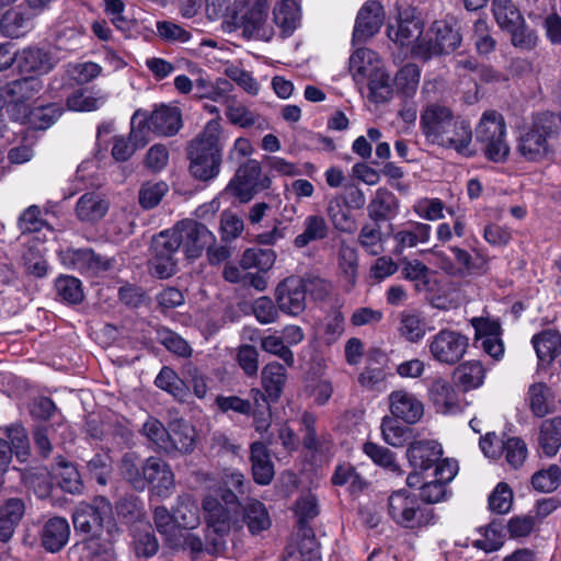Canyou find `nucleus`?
Listing matches in <instances>:
<instances>
[{
  "instance_id": "69168bd1",
  "label": "nucleus",
  "mask_w": 561,
  "mask_h": 561,
  "mask_svg": "<svg viewBox=\"0 0 561 561\" xmlns=\"http://www.w3.org/2000/svg\"><path fill=\"white\" fill-rule=\"evenodd\" d=\"M363 450L376 465L389 471L400 473V467L396 461L394 454L388 448L367 442L364 444Z\"/></svg>"
},
{
  "instance_id": "8fccbe9b",
  "label": "nucleus",
  "mask_w": 561,
  "mask_h": 561,
  "mask_svg": "<svg viewBox=\"0 0 561 561\" xmlns=\"http://www.w3.org/2000/svg\"><path fill=\"white\" fill-rule=\"evenodd\" d=\"M399 333L401 336H403L407 341L412 343H417L421 341L425 334V322L421 318V316L416 312H410V311H402L399 314Z\"/></svg>"
},
{
  "instance_id": "cd10ccee",
  "label": "nucleus",
  "mask_w": 561,
  "mask_h": 561,
  "mask_svg": "<svg viewBox=\"0 0 561 561\" xmlns=\"http://www.w3.org/2000/svg\"><path fill=\"white\" fill-rule=\"evenodd\" d=\"M250 461L253 480L261 485L272 482L275 470L266 445L262 442H254L250 446Z\"/></svg>"
},
{
  "instance_id": "c03bdc74",
  "label": "nucleus",
  "mask_w": 561,
  "mask_h": 561,
  "mask_svg": "<svg viewBox=\"0 0 561 561\" xmlns=\"http://www.w3.org/2000/svg\"><path fill=\"white\" fill-rule=\"evenodd\" d=\"M539 445L549 457L558 453L561 447V416L552 417L541 423Z\"/></svg>"
},
{
  "instance_id": "b1692460",
  "label": "nucleus",
  "mask_w": 561,
  "mask_h": 561,
  "mask_svg": "<svg viewBox=\"0 0 561 561\" xmlns=\"http://www.w3.org/2000/svg\"><path fill=\"white\" fill-rule=\"evenodd\" d=\"M203 508L208 527L219 536L228 535L233 526L237 528L241 527L238 525V522L232 518L230 510L222 505L216 497H205Z\"/></svg>"
},
{
  "instance_id": "9b49d317",
  "label": "nucleus",
  "mask_w": 561,
  "mask_h": 561,
  "mask_svg": "<svg viewBox=\"0 0 561 561\" xmlns=\"http://www.w3.org/2000/svg\"><path fill=\"white\" fill-rule=\"evenodd\" d=\"M270 184L268 178H262L261 163L249 159L238 168L228 188L233 190L241 202H249L256 192L270 187Z\"/></svg>"
},
{
  "instance_id": "603ef678",
  "label": "nucleus",
  "mask_w": 561,
  "mask_h": 561,
  "mask_svg": "<svg viewBox=\"0 0 561 561\" xmlns=\"http://www.w3.org/2000/svg\"><path fill=\"white\" fill-rule=\"evenodd\" d=\"M21 478L24 484L33 490L37 497L45 499L49 496L51 492V481L47 469L36 468L24 470Z\"/></svg>"
},
{
  "instance_id": "39448f33",
  "label": "nucleus",
  "mask_w": 561,
  "mask_h": 561,
  "mask_svg": "<svg viewBox=\"0 0 561 561\" xmlns=\"http://www.w3.org/2000/svg\"><path fill=\"white\" fill-rule=\"evenodd\" d=\"M388 513L397 525L409 529L426 526L435 518L433 510L407 490L392 492L388 499Z\"/></svg>"
},
{
  "instance_id": "412c9836",
  "label": "nucleus",
  "mask_w": 561,
  "mask_h": 561,
  "mask_svg": "<svg viewBox=\"0 0 561 561\" xmlns=\"http://www.w3.org/2000/svg\"><path fill=\"white\" fill-rule=\"evenodd\" d=\"M70 525L65 517H49L41 527L39 540L42 547L51 553L59 552L69 541Z\"/></svg>"
},
{
  "instance_id": "79ce46f5",
  "label": "nucleus",
  "mask_w": 561,
  "mask_h": 561,
  "mask_svg": "<svg viewBox=\"0 0 561 561\" xmlns=\"http://www.w3.org/2000/svg\"><path fill=\"white\" fill-rule=\"evenodd\" d=\"M450 251L453 252L458 265V275H483L488 272V260L482 254L476 253L472 255L468 251L458 247H451Z\"/></svg>"
},
{
  "instance_id": "ddd939ff",
  "label": "nucleus",
  "mask_w": 561,
  "mask_h": 561,
  "mask_svg": "<svg viewBox=\"0 0 561 561\" xmlns=\"http://www.w3.org/2000/svg\"><path fill=\"white\" fill-rule=\"evenodd\" d=\"M62 263L81 274L94 276L112 268L113 260L96 254L92 249H67L61 252Z\"/></svg>"
},
{
  "instance_id": "7ed1b4c3",
  "label": "nucleus",
  "mask_w": 561,
  "mask_h": 561,
  "mask_svg": "<svg viewBox=\"0 0 561 561\" xmlns=\"http://www.w3.org/2000/svg\"><path fill=\"white\" fill-rule=\"evenodd\" d=\"M476 141L485 158L493 162H504L510 154L506 140V124L503 115L496 111H485L477 127Z\"/></svg>"
},
{
  "instance_id": "dca6fc26",
  "label": "nucleus",
  "mask_w": 561,
  "mask_h": 561,
  "mask_svg": "<svg viewBox=\"0 0 561 561\" xmlns=\"http://www.w3.org/2000/svg\"><path fill=\"white\" fill-rule=\"evenodd\" d=\"M385 11L377 1L366 2L357 13L353 43H365L377 34L383 23Z\"/></svg>"
},
{
  "instance_id": "a19ab883",
  "label": "nucleus",
  "mask_w": 561,
  "mask_h": 561,
  "mask_svg": "<svg viewBox=\"0 0 561 561\" xmlns=\"http://www.w3.org/2000/svg\"><path fill=\"white\" fill-rule=\"evenodd\" d=\"M242 520L252 535L270 528L271 518L265 505L257 500H250L242 508Z\"/></svg>"
},
{
  "instance_id": "052dcab7",
  "label": "nucleus",
  "mask_w": 561,
  "mask_h": 561,
  "mask_svg": "<svg viewBox=\"0 0 561 561\" xmlns=\"http://www.w3.org/2000/svg\"><path fill=\"white\" fill-rule=\"evenodd\" d=\"M56 291L61 300L68 304H79L83 300L81 282L73 276H59L55 283Z\"/></svg>"
},
{
  "instance_id": "2f4dec72",
  "label": "nucleus",
  "mask_w": 561,
  "mask_h": 561,
  "mask_svg": "<svg viewBox=\"0 0 561 561\" xmlns=\"http://www.w3.org/2000/svg\"><path fill=\"white\" fill-rule=\"evenodd\" d=\"M25 514V503L22 499L12 497L7 500L0 507V540L8 542L16 526Z\"/></svg>"
},
{
  "instance_id": "4c0bfd02",
  "label": "nucleus",
  "mask_w": 561,
  "mask_h": 561,
  "mask_svg": "<svg viewBox=\"0 0 561 561\" xmlns=\"http://www.w3.org/2000/svg\"><path fill=\"white\" fill-rule=\"evenodd\" d=\"M274 23L280 31L283 37L290 36L297 28L300 15L297 3L294 0L279 2L273 11Z\"/></svg>"
},
{
  "instance_id": "473e14b6",
  "label": "nucleus",
  "mask_w": 561,
  "mask_h": 561,
  "mask_svg": "<svg viewBox=\"0 0 561 561\" xmlns=\"http://www.w3.org/2000/svg\"><path fill=\"white\" fill-rule=\"evenodd\" d=\"M329 232V224L322 215H308L302 221V231L294 239V245L306 248L312 242L324 240Z\"/></svg>"
},
{
  "instance_id": "f03ea898",
  "label": "nucleus",
  "mask_w": 561,
  "mask_h": 561,
  "mask_svg": "<svg viewBox=\"0 0 561 561\" xmlns=\"http://www.w3.org/2000/svg\"><path fill=\"white\" fill-rule=\"evenodd\" d=\"M130 136L138 146L149 141L150 134L157 136H173L182 126L181 113L176 107L160 105L148 114L145 110H137L130 119Z\"/></svg>"
},
{
  "instance_id": "7c9ffc66",
  "label": "nucleus",
  "mask_w": 561,
  "mask_h": 561,
  "mask_svg": "<svg viewBox=\"0 0 561 561\" xmlns=\"http://www.w3.org/2000/svg\"><path fill=\"white\" fill-rule=\"evenodd\" d=\"M16 65L21 72L44 75L54 68L51 55L41 48L30 47L16 53Z\"/></svg>"
},
{
  "instance_id": "e433bc0d",
  "label": "nucleus",
  "mask_w": 561,
  "mask_h": 561,
  "mask_svg": "<svg viewBox=\"0 0 561 561\" xmlns=\"http://www.w3.org/2000/svg\"><path fill=\"white\" fill-rule=\"evenodd\" d=\"M262 387L268 399L277 401L286 382V368L273 362L267 364L261 373Z\"/></svg>"
},
{
  "instance_id": "774afa93",
  "label": "nucleus",
  "mask_w": 561,
  "mask_h": 561,
  "mask_svg": "<svg viewBox=\"0 0 561 561\" xmlns=\"http://www.w3.org/2000/svg\"><path fill=\"white\" fill-rule=\"evenodd\" d=\"M169 187L165 182H146L141 185L138 194L139 204L145 209L156 207L167 194Z\"/></svg>"
},
{
  "instance_id": "c85d7f7f",
  "label": "nucleus",
  "mask_w": 561,
  "mask_h": 561,
  "mask_svg": "<svg viewBox=\"0 0 561 561\" xmlns=\"http://www.w3.org/2000/svg\"><path fill=\"white\" fill-rule=\"evenodd\" d=\"M110 203L96 192H87L76 204V215L82 222L95 224L108 211Z\"/></svg>"
},
{
  "instance_id": "4be33fe9",
  "label": "nucleus",
  "mask_w": 561,
  "mask_h": 561,
  "mask_svg": "<svg viewBox=\"0 0 561 561\" xmlns=\"http://www.w3.org/2000/svg\"><path fill=\"white\" fill-rule=\"evenodd\" d=\"M399 210V199L386 187L377 188L367 205V215L375 224L392 220Z\"/></svg>"
},
{
  "instance_id": "a878e982",
  "label": "nucleus",
  "mask_w": 561,
  "mask_h": 561,
  "mask_svg": "<svg viewBox=\"0 0 561 561\" xmlns=\"http://www.w3.org/2000/svg\"><path fill=\"white\" fill-rule=\"evenodd\" d=\"M423 32V24L420 18L415 16L414 10H407L399 13L397 27L388 28V36L400 46L417 42Z\"/></svg>"
},
{
  "instance_id": "e2e57ef3",
  "label": "nucleus",
  "mask_w": 561,
  "mask_h": 561,
  "mask_svg": "<svg viewBox=\"0 0 561 561\" xmlns=\"http://www.w3.org/2000/svg\"><path fill=\"white\" fill-rule=\"evenodd\" d=\"M295 513L298 518L297 523L299 531L305 536V529H311L307 526L308 520L314 518L319 514L316 496L311 493L301 495L296 501Z\"/></svg>"
},
{
  "instance_id": "0e129e2a",
  "label": "nucleus",
  "mask_w": 561,
  "mask_h": 561,
  "mask_svg": "<svg viewBox=\"0 0 561 561\" xmlns=\"http://www.w3.org/2000/svg\"><path fill=\"white\" fill-rule=\"evenodd\" d=\"M561 482V469L557 465L539 470L531 477V484L538 492L549 493L559 486Z\"/></svg>"
},
{
  "instance_id": "5fc2aeb1",
  "label": "nucleus",
  "mask_w": 561,
  "mask_h": 561,
  "mask_svg": "<svg viewBox=\"0 0 561 561\" xmlns=\"http://www.w3.org/2000/svg\"><path fill=\"white\" fill-rule=\"evenodd\" d=\"M528 394L529 405L534 415L542 417L551 412L552 394L547 385L542 382L531 385Z\"/></svg>"
},
{
  "instance_id": "72a5a7b5",
  "label": "nucleus",
  "mask_w": 561,
  "mask_h": 561,
  "mask_svg": "<svg viewBox=\"0 0 561 561\" xmlns=\"http://www.w3.org/2000/svg\"><path fill=\"white\" fill-rule=\"evenodd\" d=\"M380 67L378 55L368 48H358L350 57V71L356 83H363L367 76Z\"/></svg>"
},
{
  "instance_id": "a18cd8bd",
  "label": "nucleus",
  "mask_w": 561,
  "mask_h": 561,
  "mask_svg": "<svg viewBox=\"0 0 561 561\" xmlns=\"http://www.w3.org/2000/svg\"><path fill=\"white\" fill-rule=\"evenodd\" d=\"M276 260V253L272 249L251 248L247 249L241 257L242 270L257 268L265 273L272 268Z\"/></svg>"
},
{
  "instance_id": "58836bf2",
  "label": "nucleus",
  "mask_w": 561,
  "mask_h": 561,
  "mask_svg": "<svg viewBox=\"0 0 561 561\" xmlns=\"http://www.w3.org/2000/svg\"><path fill=\"white\" fill-rule=\"evenodd\" d=\"M533 345L541 363H551L561 353V334L546 330L533 336Z\"/></svg>"
},
{
  "instance_id": "20e7f679",
  "label": "nucleus",
  "mask_w": 561,
  "mask_h": 561,
  "mask_svg": "<svg viewBox=\"0 0 561 561\" xmlns=\"http://www.w3.org/2000/svg\"><path fill=\"white\" fill-rule=\"evenodd\" d=\"M558 128L552 119L539 118L530 128L524 129L518 138L516 151L526 161L540 162L552 153L551 141L557 137Z\"/></svg>"
},
{
  "instance_id": "6ab92c4d",
  "label": "nucleus",
  "mask_w": 561,
  "mask_h": 561,
  "mask_svg": "<svg viewBox=\"0 0 561 561\" xmlns=\"http://www.w3.org/2000/svg\"><path fill=\"white\" fill-rule=\"evenodd\" d=\"M392 415L408 424L417 423L424 414V405L419 398L407 390H394L389 394Z\"/></svg>"
},
{
  "instance_id": "4468645a",
  "label": "nucleus",
  "mask_w": 561,
  "mask_h": 561,
  "mask_svg": "<svg viewBox=\"0 0 561 561\" xmlns=\"http://www.w3.org/2000/svg\"><path fill=\"white\" fill-rule=\"evenodd\" d=\"M182 239V248L190 259L198 257L206 247L215 242V236L203 224L185 219L176 224Z\"/></svg>"
},
{
  "instance_id": "13d9d810",
  "label": "nucleus",
  "mask_w": 561,
  "mask_h": 561,
  "mask_svg": "<svg viewBox=\"0 0 561 561\" xmlns=\"http://www.w3.org/2000/svg\"><path fill=\"white\" fill-rule=\"evenodd\" d=\"M56 465L61 470L59 476L60 488L70 494H79L83 489V483L77 468L68 462L64 457L56 458Z\"/></svg>"
},
{
  "instance_id": "de8ad7c7",
  "label": "nucleus",
  "mask_w": 561,
  "mask_h": 561,
  "mask_svg": "<svg viewBox=\"0 0 561 561\" xmlns=\"http://www.w3.org/2000/svg\"><path fill=\"white\" fill-rule=\"evenodd\" d=\"M366 80L368 81L369 89L368 98L371 102L382 103L391 98V79L382 67L367 76Z\"/></svg>"
},
{
  "instance_id": "37998d69",
  "label": "nucleus",
  "mask_w": 561,
  "mask_h": 561,
  "mask_svg": "<svg viewBox=\"0 0 561 561\" xmlns=\"http://www.w3.org/2000/svg\"><path fill=\"white\" fill-rule=\"evenodd\" d=\"M484 377L485 369L478 360L462 363L455 370L457 383L463 389V391L477 389L482 386Z\"/></svg>"
},
{
  "instance_id": "9d476101",
  "label": "nucleus",
  "mask_w": 561,
  "mask_h": 561,
  "mask_svg": "<svg viewBox=\"0 0 561 561\" xmlns=\"http://www.w3.org/2000/svg\"><path fill=\"white\" fill-rule=\"evenodd\" d=\"M182 247V239L175 225L172 229L161 231L152 240L151 268L159 278H168L176 271L175 254Z\"/></svg>"
},
{
  "instance_id": "c9c22d12",
  "label": "nucleus",
  "mask_w": 561,
  "mask_h": 561,
  "mask_svg": "<svg viewBox=\"0 0 561 561\" xmlns=\"http://www.w3.org/2000/svg\"><path fill=\"white\" fill-rule=\"evenodd\" d=\"M284 561H322L312 529H305L298 545L287 548Z\"/></svg>"
},
{
  "instance_id": "f8f14e48",
  "label": "nucleus",
  "mask_w": 561,
  "mask_h": 561,
  "mask_svg": "<svg viewBox=\"0 0 561 561\" xmlns=\"http://www.w3.org/2000/svg\"><path fill=\"white\" fill-rule=\"evenodd\" d=\"M453 111L439 103L425 105L420 115V128L427 141L436 144L444 138V134L454 124Z\"/></svg>"
},
{
  "instance_id": "3c124183",
  "label": "nucleus",
  "mask_w": 561,
  "mask_h": 561,
  "mask_svg": "<svg viewBox=\"0 0 561 561\" xmlns=\"http://www.w3.org/2000/svg\"><path fill=\"white\" fill-rule=\"evenodd\" d=\"M381 433L387 444L401 447L410 440L412 430L399 423L397 417L386 416L381 422Z\"/></svg>"
},
{
  "instance_id": "1a4fd4ad",
  "label": "nucleus",
  "mask_w": 561,
  "mask_h": 561,
  "mask_svg": "<svg viewBox=\"0 0 561 561\" xmlns=\"http://www.w3.org/2000/svg\"><path fill=\"white\" fill-rule=\"evenodd\" d=\"M469 337L460 331L442 329L427 340V348L433 360L440 365L454 366L466 355Z\"/></svg>"
},
{
  "instance_id": "09e8293b",
  "label": "nucleus",
  "mask_w": 561,
  "mask_h": 561,
  "mask_svg": "<svg viewBox=\"0 0 561 561\" xmlns=\"http://www.w3.org/2000/svg\"><path fill=\"white\" fill-rule=\"evenodd\" d=\"M195 96L199 99H209L215 102H225L232 85L226 79H218L215 83L205 78H198L195 81Z\"/></svg>"
},
{
  "instance_id": "aec40b11",
  "label": "nucleus",
  "mask_w": 561,
  "mask_h": 561,
  "mask_svg": "<svg viewBox=\"0 0 561 561\" xmlns=\"http://www.w3.org/2000/svg\"><path fill=\"white\" fill-rule=\"evenodd\" d=\"M431 234V225L413 220L407 221L393 233V252L402 254L407 249L426 244Z\"/></svg>"
},
{
  "instance_id": "f257e3e1",
  "label": "nucleus",
  "mask_w": 561,
  "mask_h": 561,
  "mask_svg": "<svg viewBox=\"0 0 561 561\" xmlns=\"http://www.w3.org/2000/svg\"><path fill=\"white\" fill-rule=\"evenodd\" d=\"M225 145L219 119H210L187 147L190 172L196 180L208 182L219 175Z\"/></svg>"
},
{
  "instance_id": "bf43d9fd",
  "label": "nucleus",
  "mask_w": 561,
  "mask_h": 561,
  "mask_svg": "<svg viewBox=\"0 0 561 561\" xmlns=\"http://www.w3.org/2000/svg\"><path fill=\"white\" fill-rule=\"evenodd\" d=\"M331 480L334 485H347L353 493L360 492L366 484L362 476L350 463L339 465Z\"/></svg>"
},
{
  "instance_id": "49530a36",
  "label": "nucleus",
  "mask_w": 561,
  "mask_h": 561,
  "mask_svg": "<svg viewBox=\"0 0 561 561\" xmlns=\"http://www.w3.org/2000/svg\"><path fill=\"white\" fill-rule=\"evenodd\" d=\"M430 33L434 35L444 54L453 53L462 41L460 32L446 21H435Z\"/></svg>"
},
{
  "instance_id": "338daca9",
  "label": "nucleus",
  "mask_w": 561,
  "mask_h": 561,
  "mask_svg": "<svg viewBox=\"0 0 561 561\" xmlns=\"http://www.w3.org/2000/svg\"><path fill=\"white\" fill-rule=\"evenodd\" d=\"M31 27L30 20L21 12L8 11L1 20L2 33L11 38L23 36Z\"/></svg>"
},
{
  "instance_id": "a211bd4d",
  "label": "nucleus",
  "mask_w": 561,
  "mask_h": 561,
  "mask_svg": "<svg viewBox=\"0 0 561 561\" xmlns=\"http://www.w3.org/2000/svg\"><path fill=\"white\" fill-rule=\"evenodd\" d=\"M428 396L437 412L443 414H457L466 407V402L459 398L453 385L443 378L432 381Z\"/></svg>"
},
{
  "instance_id": "423d86ee",
  "label": "nucleus",
  "mask_w": 561,
  "mask_h": 561,
  "mask_svg": "<svg viewBox=\"0 0 561 561\" xmlns=\"http://www.w3.org/2000/svg\"><path fill=\"white\" fill-rule=\"evenodd\" d=\"M72 523L77 533L87 536L116 527L111 502L104 496H96L90 503L82 502L76 506Z\"/></svg>"
},
{
  "instance_id": "c756f323",
  "label": "nucleus",
  "mask_w": 561,
  "mask_h": 561,
  "mask_svg": "<svg viewBox=\"0 0 561 561\" xmlns=\"http://www.w3.org/2000/svg\"><path fill=\"white\" fill-rule=\"evenodd\" d=\"M472 140V130L470 124L465 119L454 118L453 126H449L444 138L437 142V145L454 149L458 153L470 156V144Z\"/></svg>"
},
{
  "instance_id": "864d4df0",
  "label": "nucleus",
  "mask_w": 561,
  "mask_h": 561,
  "mask_svg": "<svg viewBox=\"0 0 561 561\" xmlns=\"http://www.w3.org/2000/svg\"><path fill=\"white\" fill-rule=\"evenodd\" d=\"M420 78V68L415 64L409 62L397 72L393 82L398 92L405 96H413L417 90Z\"/></svg>"
},
{
  "instance_id": "0eeeda50",
  "label": "nucleus",
  "mask_w": 561,
  "mask_h": 561,
  "mask_svg": "<svg viewBox=\"0 0 561 561\" xmlns=\"http://www.w3.org/2000/svg\"><path fill=\"white\" fill-rule=\"evenodd\" d=\"M43 81L36 76L23 77L9 81L1 88V98L8 104L14 121L27 119L31 103L43 90Z\"/></svg>"
},
{
  "instance_id": "393cba45",
  "label": "nucleus",
  "mask_w": 561,
  "mask_h": 561,
  "mask_svg": "<svg viewBox=\"0 0 561 561\" xmlns=\"http://www.w3.org/2000/svg\"><path fill=\"white\" fill-rule=\"evenodd\" d=\"M443 454L442 445L435 440L412 443L407 451L410 465L422 472L433 468Z\"/></svg>"
},
{
  "instance_id": "6e6d98bb",
  "label": "nucleus",
  "mask_w": 561,
  "mask_h": 561,
  "mask_svg": "<svg viewBox=\"0 0 561 561\" xmlns=\"http://www.w3.org/2000/svg\"><path fill=\"white\" fill-rule=\"evenodd\" d=\"M492 13L501 28H511L523 22V16L512 0H493Z\"/></svg>"
},
{
  "instance_id": "5701e85b",
  "label": "nucleus",
  "mask_w": 561,
  "mask_h": 561,
  "mask_svg": "<svg viewBox=\"0 0 561 561\" xmlns=\"http://www.w3.org/2000/svg\"><path fill=\"white\" fill-rule=\"evenodd\" d=\"M267 0H256L242 16L243 32L249 36L270 41L273 36V28L266 25L268 13Z\"/></svg>"
},
{
  "instance_id": "bb28decb",
  "label": "nucleus",
  "mask_w": 561,
  "mask_h": 561,
  "mask_svg": "<svg viewBox=\"0 0 561 561\" xmlns=\"http://www.w3.org/2000/svg\"><path fill=\"white\" fill-rule=\"evenodd\" d=\"M195 444L194 428L183 420H174L169 424L168 438L162 450L165 453H190Z\"/></svg>"
},
{
  "instance_id": "6e6552de",
  "label": "nucleus",
  "mask_w": 561,
  "mask_h": 561,
  "mask_svg": "<svg viewBox=\"0 0 561 561\" xmlns=\"http://www.w3.org/2000/svg\"><path fill=\"white\" fill-rule=\"evenodd\" d=\"M310 286H319L324 295L328 285L321 279H304L290 276L280 282L275 289L278 309L289 316L297 317L306 309V294Z\"/></svg>"
},
{
  "instance_id": "680f3d73",
  "label": "nucleus",
  "mask_w": 561,
  "mask_h": 561,
  "mask_svg": "<svg viewBox=\"0 0 561 561\" xmlns=\"http://www.w3.org/2000/svg\"><path fill=\"white\" fill-rule=\"evenodd\" d=\"M473 44L477 53L486 56L496 48V41L492 36L490 26L485 20L479 19L473 24Z\"/></svg>"
},
{
  "instance_id": "f3484780",
  "label": "nucleus",
  "mask_w": 561,
  "mask_h": 561,
  "mask_svg": "<svg viewBox=\"0 0 561 561\" xmlns=\"http://www.w3.org/2000/svg\"><path fill=\"white\" fill-rule=\"evenodd\" d=\"M117 526L87 536L82 540L83 553L89 561H113L115 559V539Z\"/></svg>"
},
{
  "instance_id": "f704fd0d",
  "label": "nucleus",
  "mask_w": 561,
  "mask_h": 561,
  "mask_svg": "<svg viewBox=\"0 0 561 561\" xmlns=\"http://www.w3.org/2000/svg\"><path fill=\"white\" fill-rule=\"evenodd\" d=\"M199 520L197 502L190 494L180 495L173 507V524L179 528L193 529L199 525Z\"/></svg>"
},
{
  "instance_id": "2eb2a0df",
  "label": "nucleus",
  "mask_w": 561,
  "mask_h": 561,
  "mask_svg": "<svg viewBox=\"0 0 561 561\" xmlns=\"http://www.w3.org/2000/svg\"><path fill=\"white\" fill-rule=\"evenodd\" d=\"M144 489L151 484L153 492L159 497H168L174 489V474L170 466L160 458L149 457L145 461L142 470Z\"/></svg>"
},
{
  "instance_id": "ea45409f",
  "label": "nucleus",
  "mask_w": 561,
  "mask_h": 561,
  "mask_svg": "<svg viewBox=\"0 0 561 561\" xmlns=\"http://www.w3.org/2000/svg\"><path fill=\"white\" fill-rule=\"evenodd\" d=\"M327 215L337 231L344 233H352L355 231L356 220L337 194L329 199L327 205Z\"/></svg>"
},
{
  "instance_id": "4d7b16f0",
  "label": "nucleus",
  "mask_w": 561,
  "mask_h": 561,
  "mask_svg": "<svg viewBox=\"0 0 561 561\" xmlns=\"http://www.w3.org/2000/svg\"><path fill=\"white\" fill-rule=\"evenodd\" d=\"M144 467L145 461L136 453H127L122 458L121 472L136 490H144Z\"/></svg>"
}]
</instances>
